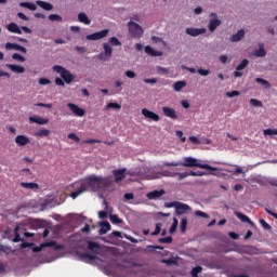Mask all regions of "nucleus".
Instances as JSON below:
<instances>
[{
	"label": "nucleus",
	"mask_w": 277,
	"mask_h": 277,
	"mask_svg": "<svg viewBox=\"0 0 277 277\" xmlns=\"http://www.w3.org/2000/svg\"><path fill=\"white\" fill-rule=\"evenodd\" d=\"M210 269H217V271H223L225 275L228 277H249L248 274H237V266L232 264L229 261L226 259H221V260H210L206 264Z\"/></svg>",
	"instance_id": "f257e3e1"
},
{
	"label": "nucleus",
	"mask_w": 277,
	"mask_h": 277,
	"mask_svg": "<svg viewBox=\"0 0 277 277\" xmlns=\"http://www.w3.org/2000/svg\"><path fill=\"white\" fill-rule=\"evenodd\" d=\"M164 168H177V167H185V168H199V169H205L208 171H216V168H213L209 164H201L198 162L196 158H190V157H185L184 162L181 161H173V162H163Z\"/></svg>",
	"instance_id": "f03ea898"
},
{
	"label": "nucleus",
	"mask_w": 277,
	"mask_h": 277,
	"mask_svg": "<svg viewBox=\"0 0 277 277\" xmlns=\"http://www.w3.org/2000/svg\"><path fill=\"white\" fill-rule=\"evenodd\" d=\"M87 185L94 192H98L101 189L107 188L108 185H110V181L108 177L92 175L87 179Z\"/></svg>",
	"instance_id": "7ed1b4c3"
},
{
	"label": "nucleus",
	"mask_w": 277,
	"mask_h": 277,
	"mask_svg": "<svg viewBox=\"0 0 277 277\" xmlns=\"http://www.w3.org/2000/svg\"><path fill=\"white\" fill-rule=\"evenodd\" d=\"M53 70L56 71V74L62 77L65 83L70 84L71 82L75 81L76 77L71 75L70 71H68L65 67H62L60 65L53 66Z\"/></svg>",
	"instance_id": "20e7f679"
},
{
	"label": "nucleus",
	"mask_w": 277,
	"mask_h": 277,
	"mask_svg": "<svg viewBox=\"0 0 277 277\" xmlns=\"http://www.w3.org/2000/svg\"><path fill=\"white\" fill-rule=\"evenodd\" d=\"M128 30H129L130 36H132L133 39H141V37L144 34L142 26L136 24L133 21H130L128 23Z\"/></svg>",
	"instance_id": "39448f33"
},
{
	"label": "nucleus",
	"mask_w": 277,
	"mask_h": 277,
	"mask_svg": "<svg viewBox=\"0 0 277 277\" xmlns=\"http://www.w3.org/2000/svg\"><path fill=\"white\" fill-rule=\"evenodd\" d=\"M43 248H54V250H62L63 246L62 245H57L56 241L52 240V241L39 245L37 247H34L32 248V252L34 253L41 252Z\"/></svg>",
	"instance_id": "423d86ee"
},
{
	"label": "nucleus",
	"mask_w": 277,
	"mask_h": 277,
	"mask_svg": "<svg viewBox=\"0 0 277 277\" xmlns=\"http://www.w3.org/2000/svg\"><path fill=\"white\" fill-rule=\"evenodd\" d=\"M209 17H210V21H209L208 29L209 31L213 32L216 30L217 27L222 25V21L217 18L216 13H210Z\"/></svg>",
	"instance_id": "0eeeda50"
},
{
	"label": "nucleus",
	"mask_w": 277,
	"mask_h": 277,
	"mask_svg": "<svg viewBox=\"0 0 277 277\" xmlns=\"http://www.w3.org/2000/svg\"><path fill=\"white\" fill-rule=\"evenodd\" d=\"M107 35H108V29H104L102 31L94 32L92 35L87 36V40H89V41H97V40H101L103 38H106Z\"/></svg>",
	"instance_id": "6e6552de"
},
{
	"label": "nucleus",
	"mask_w": 277,
	"mask_h": 277,
	"mask_svg": "<svg viewBox=\"0 0 277 277\" xmlns=\"http://www.w3.org/2000/svg\"><path fill=\"white\" fill-rule=\"evenodd\" d=\"M142 115L145 118H147V119H149V120H151L154 122H159V120H160L159 115H157L156 113H154L151 110H148L147 108H143L142 109Z\"/></svg>",
	"instance_id": "1a4fd4ad"
},
{
	"label": "nucleus",
	"mask_w": 277,
	"mask_h": 277,
	"mask_svg": "<svg viewBox=\"0 0 277 277\" xmlns=\"http://www.w3.org/2000/svg\"><path fill=\"white\" fill-rule=\"evenodd\" d=\"M4 49H6V51H12V50H14V51H19V52H22V53H24V54L27 53L26 48H25V47H22V45L18 44V43H11V42H8L6 44H4Z\"/></svg>",
	"instance_id": "9d476101"
},
{
	"label": "nucleus",
	"mask_w": 277,
	"mask_h": 277,
	"mask_svg": "<svg viewBox=\"0 0 277 277\" xmlns=\"http://www.w3.org/2000/svg\"><path fill=\"white\" fill-rule=\"evenodd\" d=\"M67 107L71 109L72 114L77 117L85 116V110H83L81 107H78L75 103H68Z\"/></svg>",
	"instance_id": "9b49d317"
},
{
	"label": "nucleus",
	"mask_w": 277,
	"mask_h": 277,
	"mask_svg": "<svg viewBox=\"0 0 277 277\" xmlns=\"http://www.w3.org/2000/svg\"><path fill=\"white\" fill-rule=\"evenodd\" d=\"M162 114H163L164 117L170 118L172 120L177 119V113L172 107H162Z\"/></svg>",
	"instance_id": "f8f14e48"
},
{
	"label": "nucleus",
	"mask_w": 277,
	"mask_h": 277,
	"mask_svg": "<svg viewBox=\"0 0 277 277\" xmlns=\"http://www.w3.org/2000/svg\"><path fill=\"white\" fill-rule=\"evenodd\" d=\"M249 65V61L248 60H242V62H240V64L237 66L236 71H234V77L235 78H241L242 77V72L240 70H243L248 67Z\"/></svg>",
	"instance_id": "ddd939ff"
},
{
	"label": "nucleus",
	"mask_w": 277,
	"mask_h": 277,
	"mask_svg": "<svg viewBox=\"0 0 277 277\" xmlns=\"http://www.w3.org/2000/svg\"><path fill=\"white\" fill-rule=\"evenodd\" d=\"M185 34L190 37H198L206 34V28H186Z\"/></svg>",
	"instance_id": "4468645a"
},
{
	"label": "nucleus",
	"mask_w": 277,
	"mask_h": 277,
	"mask_svg": "<svg viewBox=\"0 0 277 277\" xmlns=\"http://www.w3.org/2000/svg\"><path fill=\"white\" fill-rule=\"evenodd\" d=\"M14 142H16V145L22 147V146H27L30 143V138H28L26 135L18 134L16 138H14Z\"/></svg>",
	"instance_id": "2eb2a0df"
},
{
	"label": "nucleus",
	"mask_w": 277,
	"mask_h": 277,
	"mask_svg": "<svg viewBox=\"0 0 277 277\" xmlns=\"http://www.w3.org/2000/svg\"><path fill=\"white\" fill-rule=\"evenodd\" d=\"M126 172L127 170L126 169H121V170H114L113 171V174H114V177H115V183H120L122 180L126 179Z\"/></svg>",
	"instance_id": "dca6fc26"
},
{
	"label": "nucleus",
	"mask_w": 277,
	"mask_h": 277,
	"mask_svg": "<svg viewBox=\"0 0 277 277\" xmlns=\"http://www.w3.org/2000/svg\"><path fill=\"white\" fill-rule=\"evenodd\" d=\"M110 230H111L110 223H108L107 221H103L102 223H100V230H98L100 236L106 235Z\"/></svg>",
	"instance_id": "f3484780"
},
{
	"label": "nucleus",
	"mask_w": 277,
	"mask_h": 277,
	"mask_svg": "<svg viewBox=\"0 0 277 277\" xmlns=\"http://www.w3.org/2000/svg\"><path fill=\"white\" fill-rule=\"evenodd\" d=\"M6 67L12 70L14 74L22 75L25 74V67L17 64H6Z\"/></svg>",
	"instance_id": "a211bd4d"
},
{
	"label": "nucleus",
	"mask_w": 277,
	"mask_h": 277,
	"mask_svg": "<svg viewBox=\"0 0 277 277\" xmlns=\"http://www.w3.org/2000/svg\"><path fill=\"white\" fill-rule=\"evenodd\" d=\"M175 176H179L177 177L179 181H183L187 176H201V173H197V172H194V171H187V172H184V173L175 172Z\"/></svg>",
	"instance_id": "6ab92c4d"
},
{
	"label": "nucleus",
	"mask_w": 277,
	"mask_h": 277,
	"mask_svg": "<svg viewBox=\"0 0 277 277\" xmlns=\"http://www.w3.org/2000/svg\"><path fill=\"white\" fill-rule=\"evenodd\" d=\"M175 214L183 215L186 211L190 210V207L186 203L180 202L175 208Z\"/></svg>",
	"instance_id": "aec40b11"
},
{
	"label": "nucleus",
	"mask_w": 277,
	"mask_h": 277,
	"mask_svg": "<svg viewBox=\"0 0 277 277\" xmlns=\"http://www.w3.org/2000/svg\"><path fill=\"white\" fill-rule=\"evenodd\" d=\"M104 54H100L98 58L103 60V56H107V58H110L113 55V48L108 43H103Z\"/></svg>",
	"instance_id": "412c9836"
},
{
	"label": "nucleus",
	"mask_w": 277,
	"mask_h": 277,
	"mask_svg": "<svg viewBox=\"0 0 277 277\" xmlns=\"http://www.w3.org/2000/svg\"><path fill=\"white\" fill-rule=\"evenodd\" d=\"M145 54L151 56V57H160L162 56V52L155 51L150 45H147L144 48Z\"/></svg>",
	"instance_id": "4be33fe9"
},
{
	"label": "nucleus",
	"mask_w": 277,
	"mask_h": 277,
	"mask_svg": "<svg viewBox=\"0 0 277 277\" xmlns=\"http://www.w3.org/2000/svg\"><path fill=\"white\" fill-rule=\"evenodd\" d=\"M166 195V190L163 189H160V190H153L151 193H148L147 194V198L149 200H156L158 199L159 197Z\"/></svg>",
	"instance_id": "5701e85b"
},
{
	"label": "nucleus",
	"mask_w": 277,
	"mask_h": 277,
	"mask_svg": "<svg viewBox=\"0 0 277 277\" xmlns=\"http://www.w3.org/2000/svg\"><path fill=\"white\" fill-rule=\"evenodd\" d=\"M29 122L37 123L39 126H45V124H48L49 120L43 119L39 116H31V117H29Z\"/></svg>",
	"instance_id": "b1692460"
},
{
	"label": "nucleus",
	"mask_w": 277,
	"mask_h": 277,
	"mask_svg": "<svg viewBox=\"0 0 277 277\" xmlns=\"http://www.w3.org/2000/svg\"><path fill=\"white\" fill-rule=\"evenodd\" d=\"M243 37H246V32L243 31V29H240L237 34L233 35L232 38H229V41L239 42L241 41V39H243Z\"/></svg>",
	"instance_id": "393cba45"
},
{
	"label": "nucleus",
	"mask_w": 277,
	"mask_h": 277,
	"mask_svg": "<svg viewBox=\"0 0 277 277\" xmlns=\"http://www.w3.org/2000/svg\"><path fill=\"white\" fill-rule=\"evenodd\" d=\"M37 5L39 8H42L47 12H50V11L53 10V5L49 2L43 1V0H37Z\"/></svg>",
	"instance_id": "a878e982"
},
{
	"label": "nucleus",
	"mask_w": 277,
	"mask_h": 277,
	"mask_svg": "<svg viewBox=\"0 0 277 277\" xmlns=\"http://www.w3.org/2000/svg\"><path fill=\"white\" fill-rule=\"evenodd\" d=\"M19 186H22L24 189H32V190H36L39 188L38 184L34 182H22L19 183Z\"/></svg>",
	"instance_id": "bb28decb"
},
{
	"label": "nucleus",
	"mask_w": 277,
	"mask_h": 277,
	"mask_svg": "<svg viewBox=\"0 0 277 277\" xmlns=\"http://www.w3.org/2000/svg\"><path fill=\"white\" fill-rule=\"evenodd\" d=\"M88 249H89L90 252H93L94 254H97L101 247L95 241L89 240L88 241Z\"/></svg>",
	"instance_id": "cd10ccee"
},
{
	"label": "nucleus",
	"mask_w": 277,
	"mask_h": 277,
	"mask_svg": "<svg viewBox=\"0 0 277 277\" xmlns=\"http://www.w3.org/2000/svg\"><path fill=\"white\" fill-rule=\"evenodd\" d=\"M6 29L12 34L22 35L21 28H18L17 24L15 23L8 24Z\"/></svg>",
	"instance_id": "c85d7f7f"
},
{
	"label": "nucleus",
	"mask_w": 277,
	"mask_h": 277,
	"mask_svg": "<svg viewBox=\"0 0 277 277\" xmlns=\"http://www.w3.org/2000/svg\"><path fill=\"white\" fill-rule=\"evenodd\" d=\"M186 85H187V83H186L185 80H180V81H176V82L173 84V90H174L175 92H181Z\"/></svg>",
	"instance_id": "c756f323"
},
{
	"label": "nucleus",
	"mask_w": 277,
	"mask_h": 277,
	"mask_svg": "<svg viewBox=\"0 0 277 277\" xmlns=\"http://www.w3.org/2000/svg\"><path fill=\"white\" fill-rule=\"evenodd\" d=\"M78 21L79 23H83L84 25H91V19L85 13H79Z\"/></svg>",
	"instance_id": "7c9ffc66"
},
{
	"label": "nucleus",
	"mask_w": 277,
	"mask_h": 277,
	"mask_svg": "<svg viewBox=\"0 0 277 277\" xmlns=\"http://www.w3.org/2000/svg\"><path fill=\"white\" fill-rule=\"evenodd\" d=\"M235 216H237L240 221H242V223L252 224L251 219H249V216H247V215L243 214V213L235 212Z\"/></svg>",
	"instance_id": "2f4dec72"
},
{
	"label": "nucleus",
	"mask_w": 277,
	"mask_h": 277,
	"mask_svg": "<svg viewBox=\"0 0 277 277\" xmlns=\"http://www.w3.org/2000/svg\"><path fill=\"white\" fill-rule=\"evenodd\" d=\"M51 131L47 129L38 130L35 132L36 137H48L50 136Z\"/></svg>",
	"instance_id": "473e14b6"
},
{
	"label": "nucleus",
	"mask_w": 277,
	"mask_h": 277,
	"mask_svg": "<svg viewBox=\"0 0 277 277\" xmlns=\"http://www.w3.org/2000/svg\"><path fill=\"white\" fill-rule=\"evenodd\" d=\"M203 272V268L198 265L190 269V277H198Z\"/></svg>",
	"instance_id": "72a5a7b5"
},
{
	"label": "nucleus",
	"mask_w": 277,
	"mask_h": 277,
	"mask_svg": "<svg viewBox=\"0 0 277 277\" xmlns=\"http://www.w3.org/2000/svg\"><path fill=\"white\" fill-rule=\"evenodd\" d=\"M19 6L21 8H26V9H28L31 12L37 10V5L31 3V2H22V3H19Z\"/></svg>",
	"instance_id": "f704fd0d"
},
{
	"label": "nucleus",
	"mask_w": 277,
	"mask_h": 277,
	"mask_svg": "<svg viewBox=\"0 0 277 277\" xmlns=\"http://www.w3.org/2000/svg\"><path fill=\"white\" fill-rule=\"evenodd\" d=\"M255 82L264 87L265 90H268L269 88H272V84L267 80H264L262 78H255Z\"/></svg>",
	"instance_id": "c9c22d12"
},
{
	"label": "nucleus",
	"mask_w": 277,
	"mask_h": 277,
	"mask_svg": "<svg viewBox=\"0 0 277 277\" xmlns=\"http://www.w3.org/2000/svg\"><path fill=\"white\" fill-rule=\"evenodd\" d=\"M79 258L82 260H89V261H95L97 260L96 255L90 254V253H80Z\"/></svg>",
	"instance_id": "e433bc0d"
},
{
	"label": "nucleus",
	"mask_w": 277,
	"mask_h": 277,
	"mask_svg": "<svg viewBox=\"0 0 277 277\" xmlns=\"http://www.w3.org/2000/svg\"><path fill=\"white\" fill-rule=\"evenodd\" d=\"M121 108H122V106L118 103H107V105H106V110H109V109L120 110Z\"/></svg>",
	"instance_id": "4c0bfd02"
},
{
	"label": "nucleus",
	"mask_w": 277,
	"mask_h": 277,
	"mask_svg": "<svg viewBox=\"0 0 277 277\" xmlns=\"http://www.w3.org/2000/svg\"><path fill=\"white\" fill-rule=\"evenodd\" d=\"M18 226H16V228H14V238H13V242L14 243H18L22 241V238H21V234H18Z\"/></svg>",
	"instance_id": "58836bf2"
},
{
	"label": "nucleus",
	"mask_w": 277,
	"mask_h": 277,
	"mask_svg": "<svg viewBox=\"0 0 277 277\" xmlns=\"http://www.w3.org/2000/svg\"><path fill=\"white\" fill-rule=\"evenodd\" d=\"M109 221H111L113 224H122V220L117 214L109 215Z\"/></svg>",
	"instance_id": "ea45409f"
},
{
	"label": "nucleus",
	"mask_w": 277,
	"mask_h": 277,
	"mask_svg": "<svg viewBox=\"0 0 277 277\" xmlns=\"http://www.w3.org/2000/svg\"><path fill=\"white\" fill-rule=\"evenodd\" d=\"M108 42L113 45V47H121V41L118 40L117 37H111L109 38Z\"/></svg>",
	"instance_id": "a19ab883"
},
{
	"label": "nucleus",
	"mask_w": 277,
	"mask_h": 277,
	"mask_svg": "<svg viewBox=\"0 0 277 277\" xmlns=\"http://www.w3.org/2000/svg\"><path fill=\"white\" fill-rule=\"evenodd\" d=\"M186 228H187V219L184 217L182 219V221L180 222V230L182 233H186Z\"/></svg>",
	"instance_id": "79ce46f5"
},
{
	"label": "nucleus",
	"mask_w": 277,
	"mask_h": 277,
	"mask_svg": "<svg viewBox=\"0 0 277 277\" xmlns=\"http://www.w3.org/2000/svg\"><path fill=\"white\" fill-rule=\"evenodd\" d=\"M254 55H255V57H265L266 56V50H264V48L255 50Z\"/></svg>",
	"instance_id": "37998d69"
},
{
	"label": "nucleus",
	"mask_w": 277,
	"mask_h": 277,
	"mask_svg": "<svg viewBox=\"0 0 277 277\" xmlns=\"http://www.w3.org/2000/svg\"><path fill=\"white\" fill-rule=\"evenodd\" d=\"M82 193H85V188H79L77 190H75L74 193L69 194V196L72 199H76L79 195H81Z\"/></svg>",
	"instance_id": "c03bdc74"
},
{
	"label": "nucleus",
	"mask_w": 277,
	"mask_h": 277,
	"mask_svg": "<svg viewBox=\"0 0 277 277\" xmlns=\"http://www.w3.org/2000/svg\"><path fill=\"white\" fill-rule=\"evenodd\" d=\"M177 225H179V221L176 217L173 219V223H172V226H170V229H169V233L170 234H173L176 232V228H177Z\"/></svg>",
	"instance_id": "a18cd8bd"
},
{
	"label": "nucleus",
	"mask_w": 277,
	"mask_h": 277,
	"mask_svg": "<svg viewBox=\"0 0 277 277\" xmlns=\"http://www.w3.org/2000/svg\"><path fill=\"white\" fill-rule=\"evenodd\" d=\"M160 176H167V177H175L176 172H171L169 170H164L162 173H159Z\"/></svg>",
	"instance_id": "49530a36"
},
{
	"label": "nucleus",
	"mask_w": 277,
	"mask_h": 277,
	"mask_svg": "<svg viewBox=\"0 0 277 277\" xmlns=\"http://www.w3.org/2000/svg\"><path fill=\"white\" fill-rule=\"evenodd\" d=\"M62 16L57 14H50L49 15V21L50 22H62Z\"/></svg>",
	"instance_id": "de8ad7c7"
},
{
	"label": "nucleus",
	"mask_w": 277,
	"mask_h": 277,
	"mask_svg": "<svg viewBox=\"0 0 277 277\" xmlns=\"http://www.w3.org/2000/svg\"><path fill=\"white\" fill-rule=\"evenodd\" d=\"M12 58H13V60H16V61L19 62V63H25V62H26L25 56H22V55L18 54V53H14V54L12 55Z\"/></svg>",
	"instance_id": "09e8293b"
},
{
	"label": "nucleus",
	"mask_w": 277,
	"mask_h": 277,
	"mask_svg": "<svg viewBox=\"0 0 277 277\" xmlns=\"http://www.w3.org/2000/svg\"><path fill=\"white\" fill-rule=\"evenodd\" d=\"M241 93L239 91H230V92H227L225 93V95L228 97V98H234V97H237L239 96Z\"/></svg>",
	"instance_id": "8fccbe9b"
},
{
	"label": "nucleus",
	"mask_w": 277,
	"mask_h": 277,
	"mask_svg": "<svg viewBox=\"0 0 277 277\" xmlns=\"http://www.w3.org/2000/svg\"><path fill=\"white\" fill-rule=\"evenodd\" d=\"M250 106H254V107H262L263 106V103L259 100H250Z\"/></svg>",
	"instance_id": "3c124183"
},
{
	"label": "nucleus",
	"mask_w": 277,
	"mask_h": 277,
	"mask_svg": "<svg viewBox=\"0 0 277 277\" xmlns=\"http://www.w3.org/2000/svg\"><path fill=\"white\" fill-rule=\"evenodd\" d=\"M161 227H162V224L161 223H157V225H155V232L151 233V236H158L159 233H161Z\"/></svg>",
	"instance_id": "603ef678"
},
{
	"label": "nucleus",
	"mask_w": 277,
	"mask_h": 277,
	"mask_svg": "<svg viewBox=\"0 0 277 277\" xmlns=\"http://www.w3.org/2000/svg\"><path fill=\"white\" fill-rule=\"evenodd\" d=\"M263 134L265 136L277 135V130H273V129L263 130Z\"/></svg>",
	"instance_id": "864d4df0"
},
{
	"label": "nucleus",
	"mask_w": 277,
	"mask_h": 277,
	"mask_svg": "<svg viewBox=\"0 0 277 277\" xmlns=\"http://www.w3.org/2000/svg\"><path fill=\"white\" fill-rule=\"evenodd\" d=\"M38 83H39L40 85L45 87V85L51 84V80L48 79V78H41V79L38 80Z\"/></svg>",
	"instance_id": "5fc2aeb1"
},
{
	"label": "nucleus",
	"mask_w": 277,
	"mask_h": 277,
	"mask_svg": "<svg viewBox=\"0 0 277 277\" xmlns=\"http://www.w3.org/2000/svg\"><path fill=\"white\" fill-rule=\"evenodd\" d=\"M197 72H198V75H200V76H202V77H207L208 75L211 74L210 70H208V69H202V68H199V69L197 70Z\"/></svg>",
	"instance_id": "6e6d98bb"
},
{
	"label": "nucleus",
	"mask_w": 277,
	"mask_h": 277,
	"mask_svg": "<svg viewBox=\"0 0 277 277\" xmlns=\"http://www.w3.org/2000/svg\"><path fill=\"white\" fill-rule=\"evenodd\" d=\"M195 216H200V217H203V219H209V214L202 212L201 210L195 211Z\"/></svg>",
	"instance_id": "4d7b16f0"
},
{
	"label": "nucleus",
	"mask_w": 277,
	"mask_h": 277,
	"mask_svg": "<svg viewBox=\"0 0 277 277\" xmlns=\"http://www.w3.org/2000/svg\"><path fill=\"white\" fill-rule=\"evenodd\" d=\"M260 224L262 225V227H263L265 230L272 229V225H268V223H267L266 221H264L263 219L260 220Z\"/></svg>",
	"instance_id": "13d9d810"
},
{
	"label": "nucleus",
	"mask_w": 277,
	"mask_h": 277,
	"mask_svg": "<svg viewBox=\"0 0 277 277\" xmlns=\"http://www.w3.org/2000/svg\"><path fill=\"white\" fill-rule=\"evenodd\" d=\"M173 238L172 237H163L159 238L160 243H172Z\"/></svg>",
	"instance_id": "bf43d9fd"
},
{
	"label": "nucleus",
	"mask_w": 277,
	"mask_h": 277,
	"mask_svg": "<svg viewBox=\"0 0 277 277\" xmlns=\"http://www.w3.org/2000/svg\"><path fill=\"white\" fill-rule=\"evenodd\" d=\"M157 72L168 75V74H170V70H168L166 67L158 66L157 67Z\"/></svg>",
	"instance_id": "052dcab7"
},
{
	"label": "nucleus",
	"mask_w": 277,
	"mask_h": 277,
	"mask_svg": "<svg viewBox=\"0 0 277 277\" xmlns=\"http://www.w3.org/2000/svg\"><path fill=\"white\" fill-rule=\"evenodd\" d=\"M98 143H101V141L95 140V138H88V140L83 141V144H89V145L98 144Z\"/></svg>",
	"instance_id": "680f3d73"
},
{
	"label": "nucleus",
	"mask_w": 277,
	"mask_h": 277,
	"mask_svg": "<svg viewBox=\"0 0 277 277\" xmlns=\"http://www.w3.org/2000/svg\"><path fill=\"white\" fill-rule=\"evenodd\" d=\"M124 76H127L128 79H135L136 74H135V71L128 70L127 72H124Z\"/></svg>",
	"instance_id": "e2e57ef3"
},
{
	"label": "nucleus",
	"mask_w": 277,
	"mask_h": 277,
	"mask_svg": "<svg viewBox=\"0 0 277 277\" xmlns=\"http://www.w3.org/2000/svg\"><path fill=\"white\" fill-rule=\"evenodd\" d=\"M68 138L72 140L74 142H77V143L80 142V137H78L77 134H75V133H69Z\"/></svg>",
	"instance_id": "0e129e2a"
},
{
	"label": "nucleus",
	"mask_w": 277,
	"mask_h": 277,
	"mask_svg": "<svg viewBox=\"0 0 277 277\" xmlns=\"http://www.w3.org/2000/svg\"><path fill=\"white\" fill-rule=\"evenodd\" d=\"M180 203H181L180 201L168 202V203L166 205V207H167L168 209H172V208L177 207V205H180Z\"/></svg>",
	"instance_id": "69168bd1"
},
{
	"label": "nucleus",
	"mask_w": 277,
	"mask_h": 277,
	"mask_svg": "<svg viewBox=\"0 0 277 277\" xmlns=\"http://www.w3.org/2000/svg\"><path fill=\"white\" fill-rule=\"evenodd\" d=\"M54 82L56 83L57 87H65V81L62 80L61 78H56Z\"/></svg>",
	"instance_id": "338daca9"
},
{
	"label": "nucleus",
	"mask_w": 277,
	"mask_h": 277,
	"mask_svg": "<svg viewBox=\"0 0 277 277\" xmlns=\"http://www.w3.org/2000/svg\"><path fill=\"white\" fill-rule=\"evenodd\" d=\"M228 236H229V238H232L234 240L239 239V235L237 233H234V232H229Z\"/></svg>",
	"instance_id": "774afa93"
}]
</instances>
